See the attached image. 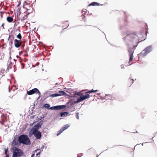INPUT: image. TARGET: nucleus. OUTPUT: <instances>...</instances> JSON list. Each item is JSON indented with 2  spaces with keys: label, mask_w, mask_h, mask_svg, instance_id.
I'll use <instances>...</instances> for the list:
<instances>
[{
  "label": "nucleus",
  "mask_w": 157,
  "mask_h": 157,
  "mask_svg": "<svg viewBox=\"0 0 157 157\" xmlns=\"http://www.w3.org/2000/svg\"><path fill=\"white\" fill-rule=\"evenodd\" d=\"M121 68L122 69H124V65L123 64H122L121 66Z\"/></svg>",
  "instance_id": "33"
},
{
  "label": "nucleus",
  "mask_w": 157,
  "mask_h": 157,
  "mask_svg": "<svg viewBox=\"0 0 157 157\" xmlns=\"http://www.w3.org/2000/svg\"><path fill=\"white\" fill-rule=\"evenodd\" d=\"M68 113L67 112H64L61 113H60V116L61 117H65V116H67Z\"/></svg>",
  "instance_id": "20"
},
{
  "label": "nucleus",
  "mask_w": 157,
  "mask_h": 157,
  "mask_svg": "<svg viewBox=\"0 0 157 157\" xmlns=\"http://www.w3.org/2000/svg\"><path fill=\"white\" fill-rule=\"evenodd\" d=\"M42 151L40 149H36L34 151V154H32L31 157H39V156H38V155H40V153Z\"/></svg>",
  "instance_id": "13"
},
{
  "label": "nucleus",
  "mask_w": 157,
  "mask_h": 157,
  "mask_svg": "<svg viewBox=\"0 0 157 157\" xmlns=\"http://www.w3.org/2000/svg\"><path fill=\"white\" fill-rule=\"evenodd\" d=\"M62 27L63 28V29H65V28H64V26H62Z\"/></svg>",
  "instance_id": "51"
},
{
  "label": "nucleus",
  "mask_w": 157,
  "mask_h": 157,
  "mask_svg": "<svg viewBox=\"0 0 157 157\" xmlns=\"http://www.w3.org/2000/svg\"><path fill=\"white\" fill-rule=\"evenodd\" d=\"M22 53V51L21 52H20V54L21 53Z\"/></svg>",
  "instance_id": "53"
},
{
  "label": "nucleus",
  "mask_w": 157,
  "mask_h": 157,
  "mask_svg": "<svg viewBox=\"0 0 157 157\" xmlns=\"http://www.w3.org/2000/svg\"><path fill=\"white\" fill-rule=\"evenodd\" d=\"M145 25H146V27H147V23H146Z\"/></svg>",
  "instance_id": "48"
},
{
  "label": "nucleus",
  "mask_w": 157,
  "mask_h": 157,
  "mask_svg": "<svg viewBox=\"0 0 157 157\" xmlns=\"http://www.w3.org/2000/svg\"><path fill=\"white\" fill-rule=\"evenodd\" d=\"M68 26H69V25H66V28H67V27H68Z\"/></svg>",
  "instance_id": "42"
},
{
  "label": "nucleus",
  "mask_w": 157,
  "mask_h": 157,
  "mask_svg": "<svg viewBox=\"0 0 157 157\" xmlns=\"http://www.w3.org/2000/svg\"><path fill=\"white\" fill-rule=\"evenodd\" d=\"M79 113H77L75 114V116H76V117L77 119H79V116H78Z\"/></svg>",
  "instance_id": "26"
},
{
  "label": "nucleus",
  "mask_w": 157,
  "mask_h": 157,
  "mask_svg": "<svg viewBox=\"0 0 157 157\" xmlns=\"http://www.w3.org/2000/svg\"><path fill=\"white\" fill-rule=\"evenodd\" d=\"M155 136H154L153 137H152V138H151V140H152L153 141H154V140H153V138Z\"/></svg>",
  "instance_id": "45"
},
{
  "label": "nucleus",
  "mask_w": 157,
  "mask_h": 157,
  "mask_svg": "<svg viewBox=\"0 0 157 157\" xmlns=\"http://www.w3.org/2000/svg\"><path fill=\"white\" fill-rule=\"evenodd\" d=\"M40 127V124L39 123L35 125L33 128H37V130Z\"/></svg>",
  "instance_id": "21"
},
{
  "label": "nucleus",
  "mask_w": 157,
  "mask_h": 157,
  "mask_svg": "<svg viewBox=\"0 0 157 157\" xmlns=\"http://www.w3.org/2000/svg\"><path fill=\"white\" fill-rule=\"evenodd\" d=\"M4 150H5V154L6 155H9V154H7V152L8 151V148H7V149L4 148Z\"/></svg>",
  "instance_id": "24"
},
{
  "label": "nucleus",
  "mask_w": 157,
  "mask_h": 157,
  "mask_svg": "<svg viewBox=\"0 0 157 157\" xmlns=\"http://www.w3.org/2000/svg\"><path fill=\"white\" fill-rule=\"evenodd\" d=\"M156 133H157V132L156 133H155V134H156Z\"/></svg>",
  "instance_id": "62"
},
{
  "label": "nucleus",
  "mask_w": 157,
  "mask_h": 157,
  "mask_svg": "<svg viewBox=\"0 0 157 157\" xmlns=\"http://www.w3.org/2000/svg\"><path fill=\"white\" fill-rule=\"evenodd\" d=\"M100 94V93H97V95H99V94Z\"/></svg>",
  "instance_id": "47"
},
{
  "label": "nucleus",
  "mask_w": 157,
  "mask_h": 157,
  "mask_svg": "<svg viewBox=\"0 0 157 157\" xmlns=\"http://www.w3.org/2000/svg\"><path fill=\"white\" fill-rule=\"evenodd\" d=\"M66 105H63L51 107L49 108L50 109L58 110L64 109L66 107Z\"/></svg>",
  "instance_id": "12"
},
{
  "label": "nucleus",
  "mask_w": 157,
  "mask_h": 157,
  "mask_svg": "<svg viewBox=\"0 0 157 157\" xmlns=\"http://www.w3.org/2000/svg\"><path fill=\"white\" fill-rule=\"evenodd\" d=\"M83 155V154L82 153H81L79 154H77V157H81Z\"/></svg>",
  "instance_id": "29"
},
{
  "label": "nucleus",
  "mask_w": 157,
  "mask_h": 157,
  "mask_svg": "<svg viewBox=\"0 0 157 157\" xmlns=\"http://www.w3.org/2000/svg\"><path fill=\"white\" fill-rule=\"evenodd\" d=\"M110 99V100H113V99Z\"/></svg>",
  "instance_id": "58"
},
{
  "label": "nucleus",
  "mask_w": 157,
  "mask_h": 157,
  "mask_svg": "<svg viewBox=\"0 0 157 157\" xmlns=\"http://www.w3.org/2000/svg\"><path fill=\"white\" fill-rule=\"evenodd\" d=\"M107 4V3L106 2H105L104 4H99V3L96 2H93L90 3V4L88 5V6H98L99 5L101 6H104Z\"/></svg>",
  "instance_id": "16"
},
{
  "label": "nucleus",
  "mask_w": 157,
  "mask_h": 157,
  "mask_svg": "<svg viewBox=\"0 0 157 157\" xmlns=\"http://www.w3.org/2000/svg\"><path fill=\"white\" fill-rule=\"evenodd\" d=\"M87 90V91H86L85 92V93L86 94H90V93H95V92H97L98 90H94L93 89L91 90Z\"/></svg>",
  "instance_id": "18"
},
{
  "label": "nucleus",
  "mask_w": 157,
  "mask_h": 157,
  "mask_svg": "<svg viewBox=\"0 0 157 157\" xmlns=\"http://www.w3.org/2000/svg\"><path fill=\"white\" fill-rule=\"evenodd\" d=\"M120 29H122V26H120Z\"/></svg>",
  "instance_id": "43"
},
{
  "label": "nucleus",
  "mask_w": 157,
  "mask_h": 157,
  "mask_svg": "<svg viewBox=\"0 0 157 157\" xmlns=\"http://www.w3.org/2000/svg\"><path fill=\"white\" fill-rule=\"evenodd\" d=\"M69 127V125L67 124L64 125L63 127L58 132L57 136L59 135L63 131L67 129Z\"/></svg>",
  "instance_id": "15"
},
{
  "label": "nucleus",
  "mask_w": 157,
  "mask_h": 157,
  "mask_svg": "<svg viewBox=\"0 0 157 157\" xmlns=\"http://www.w3.org/2000/svg\"><path fill=\"white\" fill-rule=\"evenodd\" d=\"M74 89L69 88V98H80L83 93L81 92H78L76 90H74Z\"/></svg>",
  "instance_id": "2"
},
{
  "label": "nucleus",
  "mask_w": 157,
  "mask_h": 157,
  "mask_svg": "<svg viewBox=\"0 0 157 157\" xmlns=\"http://www.w3.org/2000/svg\"><path fill=\"white\" fill-rule=\"evenodd\" d=\"M18 140L20 143L29 145L30 144L29 138L26 135H21L19 137Z\"/></svg>",
  "instance_id": "3"
},
{
  "label": "nucleus",
  "mask_w": 157,
  "mask_h": 157,
  "mask_svg": "<svg viewBox=\"0 0 157 157\" xmlns=\"http://www.w3.org/2000/svg\"><path fill=\"white\" fill-rule=\"evenodd\" d=\"M29 50V48L28 47H27V48H26V49L25 50V52H28Z\"/></svg>",
  "instance_id": "32"
},
{
  "label": "nucleus",
  "mask_w": 157,
  "mask_h": 157,
  "mask_svg": "<svg viewBox=\"0 0 157 157\" xmlns=\"http://www.w3.org/2000/svg\"><path fill=\"white\" fill-rule=\"evenodd\" d=\"M17 38H18L19 40H21V39L22 38V36L20 33H19L16 36Z\"/></svg>",
  "instance_id": "22"
},
{
  "label": "nucleus",
  "mask_w": 157,
  "mask_h": 157,
  "mask_svg": "<svg viewBox=\"0 0 157 157\" xmlns=\"http://www.w3.org/2000/svg\"><path fill=\"white\" fill-rule=\"evenodd\" d=\"M21 1H19V2H18V1H17V2L18 3V4L17 5V6L18 7V6H19L20 5V4L21 3Z\"/></svg>",
  "instance_id": "28"
},
{
  "label": "nucleus",
  "mask_w": 157,
  "mask_h": 157,
  "mask_svg": "<svg viewBox=\"0 0 157 157\" xmlns=\"http://www.w3.org/2000/svg\"><path fill=\"white\" fill-rule=\"evenodd\" d=\"M72 82H73V81H72V80L69 81V86H71V87L72 86V85H71V84H70V83L71 84H72L73 83Z\"/></svg>",
  "instance_id": "31"
},
{
  "label": "nucleus",
  "mask_w": 157,
  "mask_h": 157,
  "mask_svg": "<svg viewBox=\"0 0 157 157\" xmlns=\"http://www.w3.org/2000/svg\"><path fill=\"white\" fill-rule=\"evenodd\" d=\"M23 152L21 149L17 147H15L13 150L12 156L21 157L23 155Z\"/></svg>",
  "instance_id": "5"
},
{
  "label": "nucleus",
  "mask_w": 157,
  "mask_h": 157,
  "mask_svg": "<svg viewBox=\"0 0 157 157\" xmlns=\"http://www.w3.org/2000/svg\"><path fill=\"white\" fill-rule=\"evenodd\" d=\"M115 46L116 47H117H117H120V46H118V47H117V46H116V45H115Z\"/></svg>",
  "instance_id": "52"
},
{
  "label": "nucleus",
  "mask_w": 157,
  "mask_h": 157,
  "mask_svg": "<svg viewBox=\"0 0 157 157\" xmlns=\"http://www.w3.org/2000/svg\"><path fill=\"white\" fill-rule=\"evenodd\" d=\"M90 96L89 94H86L84 95L83 94L80 98H77L78 101H79V102H80L83 100L89 98L90 97Z\"/></svg>",
  "instance_id": "11"
},
{
  "label": "nucleus",
  "mask_w": 157,
  "mask_h": 157,
  "mask_svg": "<svg viewBox=\"0 0 157 157\" xmlns=\"http://www.w3.org/2000/svg\"><path fill=\"white\" fill-rule=\"evenodd\" d=\"M0 122L1 124H2V125L4 124V123L3 121H0Z\"/></svg>",
  "instance_id": "34"
},
{
  "label": "nucleus",
  "mask_w": 157,
  "mask_h": 157,
  "mask_svg": "<svg viewBox=\"0 0 157 157\" xmlns=\"http://www.w3.org/2000/svg\"><path fill=\"white\" fill-rule=\"evenodd\" d=\"M152 46L150 45L146 47L138 55H141L142 57H145L148 54L152 51Z\"/></svg>",
  "instance_id": "4"
},
{
  "label": "nucleus",
  "mask_w": 157,
  "mask_h": 157,
  "mask_svg": "<svg viewBox=\"0 0 157 157\" xmlns=\"http://www.w3.org/2000/svg\"><path fill=\"white\" fill-rule=\"evenodd\" d=\"M70 98H69V111L72 112L75 110V108L74 107L75 105L79 103V102L78 101L77 98L76 101L72 100Z\"/></svg>",
  "instance_id": "7"
},
{
  "label": "nucleus",
  "mask_w": 157,
  "mask_h": 157,
  "mask_svg": "<svg viewBox=\"0 0 157 157\" xmlns=\"http://www.w3.org/2000/svg\"><path fill=\"white\" fill-rule=\"evenodd\" d=\"M104 151H103L101 153H102V152H104Z\"/></svg>",
  "instance_id": "57"
},
{
  "label": "nucleus",
  "mask_w": 157,
  "mask_h": 157,
  "mask_svg": "<svg viewBox=\"0 0 157 157\" xmlns=\"http://www.w3.org/2000/svg\"><path fill=\"white\" fill-rule=\"evenodd\" d=\"M6 20L8 22L11 23L13 21V18L12 17L8 16L7 17Z\"/></svg>",
  "instance_id": "19"
},
{
  "label": "nucleus",
  "mask_w": 157,
  "mask_h": 157,
  "mask_svg": "<svg viewBox=\"0 0 157 157\" xmlns=\"http://www.w3.org/2000/svg\"><path fill=\"white\" fill-rule=\"evenodd\" d=\"M148 29V28H147L146 27V34H147V32L148 31L147 30Z\"/></svg>",
  "instance_id": "38"
},
{
  "label": "nucleus",
  "mask_w": 157,
  "mask_h": 157,
  "mask_svg": "<svg viewBox=\"0 0 157 157\" xmlns=\"http://www.w3.org/2000/svg\"><path fill=\"white\" fill-rule=\"evenodd\" d=\"M6 157H9V155H6Z\"/></svg>",
  "instance_id": "44"
},
{
  "label": "nucleus",
  "mask_w": 157,
  "mask_h": 157,
  "mask_svg": "<svg viewBox=\"0 0 157 157\" xmlns=\"http://www.w3.org/2000/svg\"><path fill=\"white\" fill-rule=\"evenodd\" d=\"M124 21H126V22H127V20L126 19H125V20H124Z\"/></svg>",
  "instance_id": "50"
},
{
  "label": "nucleus",
  "mask_w": 157,
  "mask_h": 157,
  "mask_svg": "<svg viewBox=\"0 0 157 157\" xmlns=\"http://www.w3.org/2000/svg\"><path fill=\"white\" fill-rule=\"evenodd\" d=\"M88 13H88V14L89 15H91L92 14L91 13H90L89 14H88Z\"/></svg>",
  "instance_id": "46"
},
{
  "label": "nucleus",
  "mask_w": 157,
  "mask_h": 157,
  "mask_svg": "<svg viewBox=\"0 0 157 157\" xmlns=\"http://www.w3.org/2000/svg\"><path fill=\"white\" fill-rule=\"evenodd\" d=\"M31 3V2L30 1H25L23 3V7L24 8H26L27 6H30Z\"/></svg>",
  "instance_id": "17"
},
{
  "label": "nucleus",
  "mask_w": 157,
  "mask_h": 157,
  "mask_svg": "<svg viewBox=\"0 0 157 157\" xmlns=\"http://www.w3.org/2000/svg\"><path fill=\"white\" fill-rule=\"evenodd\" d=\"M33 130V134L36 139H40L41 137L40 132L37 130V128H32Z\"/></svg>",
  "instance_id": "9"
},
{
  "label": "nucleus",
  "mask_w": 157,
  "mask_h": 157,
  "mask_svg": "<svg viewBox=\"0 0 157 157\" xmlns=\"http://www.w3.org/2000/svg\"><path fill=\"white\" fill-rule=\"evenodd\" d=\"M99 155H97V157Z\"/></svg>",
  "instance_id": "56"
},
{
  "label": "nucleus",
  "mask_w": 157,
  "mask_h": 157,
  "mask_svg": "<svg viewBox=\"0 0 157 157\" xmlns=\"http://www.w3.org/2000/svg\"><path fill=\"white\" fill-rule=\"evenodd\" d=\"M108 149H106V150H105V151H107V150Z\"/></svg>",
  "instance_id": "60"
},
{
  "label": "nucleus",
  "mask_w": 157,
  "mask_h": 157,
  "mask_svg": "<svg viewBox=\"0 0 157 157\" xmlns=\"http://www.w3.org/2000/svg\"><path fill=\"white\" fill-rule=\"evenodd\" d=\"M10 35H9V38H8V39H10Z\"/></svg>",
  "instance_id": "49"
},
{
  "label": "nucleus",
  "mask_w": 157,
  "mask_h": 157,
  "mask_svg": "<svg viewBox=\"0 0 157 157\" xmlns=\"http://www.w3.org/2000/svg\"><path fill=\"white\" fill-rule=\"evenodd\" d=\"M140 144H136V145L134 147V149H135V147H136L137 145H140Z\"/></svg>",
  "instance_id": "40"
},
{
  "label": "nucleus",
  "mask_w": 157,
  "mask_h": 157,
  "mask_svg": "<svg viewBox=\"0 0 157 157\" xmlns=\"http://www.w3.org/2000/svg\"><path fill=\"white\" fill-rule=\"evenodd\" d=\"M21 68L23 69L24 68L25 64L23 63H21Z\"/></svg>",
  "instance_id": "30"
},
{
  "label": "nucleus",
  "mask_w": 157,
  "mask_h": 157,
  "mask_svg": "<svg viewBox=\"0 0 157 157\" xmlns=\"http://www.w3.org/2000/svg\"><path fill=\"white\" fill-rule=\"evenodd\" d=\"M132 133H135V132H132Z\"/></svg>",
  "instance_id": "61"
},
{
  "label": "nucleus",
  "mask_w": 157,
  "mask_h": 157,
  "mask_svg": "<svg viewBox=\"0 0 157 157\" xmlns=\"http://www.w3.org/2000/svg\"><path fill=\"white\" fill-rule=\"evenodd\" d=\"M136 133H138V132H137V131H136Z\"/></svg>",
  "instance_id": "59"
},
{
  "label": "nucleus",
  "mask_w": 157,
  "mask_h": 157,
  "mask_svg": "<svg viewBox=\"0 0 157 157\" xmlns=\"http://www.w3.org/2000/svg\"><path fill=\"white\" fill-rule=\"evenodd\" d=\"M148 142H146L145 143H143L142 144H141L142 145H143V144H145L146 143H148ZM150 142V143H152V141H150V142Z\"/></svg>",
  "instance_id": "37"
},
{
  "label": "nucleus",
  "mask_w": 157,
  "mask_h": 157,
  "mask_svg": "<svg viewBox=\"0 0 157 157\" xmlns=\"http://www.w3.org/2000/svg\"><path fill=\"white\" fill-rule=\"evenodd\" d=\"M87 13V11L86 9H83L82 10V15L80 16L79 17V19L81 21L85 22L86 21V18L85 16V15Z\"/></svg>",
  "instance_id": "8"
},
{
  "label": "nucleus",
  "mask_w": 157,
  "mask_h": 157,
  "mask_svg": "<svg viewBox=\"0 0 157 157\" xmlns=\"http://www.w3.org/2000/svg\"><path fill=\"white\" fill-rule=\"evenodd\" d=\"M132 77L131 76V74H130V76H129V79H131L132 80V84L133 83L134 79H132Z\"/></svg>",
  "instance_id": "25"
},
{
  "label": "nucleus",
  "mask_w": 157,
  "mask_h": 157,
  "mask_svg": "<svg viewBox=\"0 0 157 157\" xmlns=\"http://www.w3.org/2000/svg\"><path fill=\"white\" fill-rule=\"evenodd\" d=\"M11 43H12V40H11Z\"/></svg>",
  "instance_id": "63"
},
{
  "label": "nucleus",
  "mask_w": 157,
  "mask_h": 157,
  "mask_svg": "<svg viewBox=\"0 0 157 157\" xmlns=\"http://www.w3.org/2000/svg\"><path fill=\"white\" fill-rule=\"evenodd\" d=\"M35 93L38 94L40 96V93L38 90L37 88H34L27 92V94L29 95H31Z\"/></svg>",
  "instance_id": "10"
},
{
  "label": "nucleus",
  "mask_w": 157,
  "mask_h": 157,
  "mask_svg": "<svg viewBox=\"0 0 157 157\" xmlns=\"http://www.w3.org/2000/svg\"><path fill=\"white\" fill-rule=\"evenodd\" d=\"M65 93L64 91H59V93H56L51 94L50 96V97L52 98H54L55 97L60 96L61 95H64Z\"/></svg>",
  "instance_id": "14"
},
{
  "label": "nucleus",
  "mask_w": 157,
  "mask_h": 157,
  "mask_svg": "<svg viewBox=\"0 0 157 157\" xmlns=\"http://www.w3.org/2000/svg\"><path fill=\"white\" fill-rule=\"evenodd\" d=\"M5 13L4 12L0 11V16L1 18L2 17V14Z\"/></svg>",
  "instance_id": "27"
},
{
  "label": "nucleus",
  "mask_w": 157,
  "mask_h": 157,
  "mask_svg": "<svg viewBox=\"0 0 157 157\" xmlns=\"http://www.w3.org/2000/svg\"><path fill=\"white\" fill-rule=\"evenodd\" d=\"M25 41H22L21 40H19L17 39L14 40V45L16 48H18L21 46V48H24L25 45Z\"/></svg>",
  "instance_id": "6"
},
{
  "label": "nucleus",
  "mask_w": 157,
  "mask_h": 157,
  "mask_svg": "<svg viewBox=\"0 0 157 157\" xmlns=\"http://www.w3.org/2000/svg\"><path fill=\"white\" fill-rule=\"evenodd\" d=\"M103 98L105 99H106V100H108V99L107 98H103V97H101V99L103 100Z\"/></svg>",
  "instance_id": "36"
},
{
  "label": "nucleus",
  "mask_w": 157,
  "mask_h": 157,
  "mask_svg": "<svg viewBox=\"0 0 157 157\" xmlns=\"http://www.w3.org/2000/svg\"><path fill=\"white\" fill-rule=\"evenodd\" d=\"M50 106V105L48 104H45L44 105V107L47 109L49 108Z\"/></svg>",
  "instance_id": "23"
},
{
  "label": "nucleus",
  "mask_w": 157,
  "mask_h": 157,
  "mask_svg": "<svg viewBox=\"0 0 157 157\" xmlns=\"http://www.w3.org/2000/svg\"><path fill=\"white\" fill-rule=\"evenodd\" d=\"M126 36L122 39L123 40L125 41L129 53V59L128 65L130 66L132 64L130 62L133 60L134 51L140 41H139V37L137 35L136 32H126Z\"/></svg>",
  "instance_id": "1"
},
{
  "label": "nucleus",
  "mask_w": 157,
  "mask_h": 157,
  "mask_svg": "<svg viewBox=\"0 0 157 157\" xmlns=\"http://www.w3.org/2000/svg\"><path fill=\"white\" fill-rule=\"evenodd\" d=\"M71 114L69 113V115H70Z\"/></svg>",
  "instance_id": "64"
},
{
  "label": "nucleus",
  "mask_w": 157,
  "mask_h": 157,
  "mask_svg": "<svg viewBox=\"0 0 157 157\" xmlns=\"http://www.w3.org/2000/svg\"><path fill=\"white\" fill-rule=\"evenodd\" d=\"M9 92H10V88H9Z\"/></svg>",
  "instance_id": "55"
},
{
  "label": "nucleus",
  "mask_w": 157,
  "mask_h": 157,
  "mask_svg": "<svg viewBox=\"0 0 157 157\" xmlns=\"http://www.w3.org/2000/svg\"><path fill=\"white\" fill-rule=\"evenodd\" d=\"M124 13L125 14H126V17H127V15H126V12H125V11H124Z\"/></svg>",
  "instance_id": "41"
},
{
  "label": "nucleus",
  "mask_w": 157,
  "mask_h": 157,
  "mask_svg": "<svg viewBox=\"0 0 157 157\" xmlns=\"http://www.w3.org/2000/svg\"><path fill=\"white\" fill-rule=\"evenodd\" d=\"M111 95L110 94H106L105 95V96H109V97H110L109 96H110Z\"/></svg>",
  "instance_id": "39"
},
{
  "label": "nucleus",
  "mask_w": 157,
  "mask_h": 157,
  "mask_svg": "<svg viewBox=\"0 0 157 157\" xmlns=\"http://www.w3.org/2000/svg\"><path fill=\"white\" fill-rule=\"evenodd\" d=\"M4 23H3L1 25V27H2L3 28V29H4Z\"/></svg>",
  "instance_id": "35"
},
{
  "label": "nucleus",
  "mask_w": 157,
  "mask_h": 157,
  "mask_svg": "<svg viewBox=\"0 0 157 157\" xmlns=\"http://www.w3.org/2000/svg\"><path fill=\"white\" fill-rule=\"evenodd\" d=\"M65 23H65V22H64V23H62V24H65Z\"/></svg>",
  "instance_id": "54"
}]
</instances>
